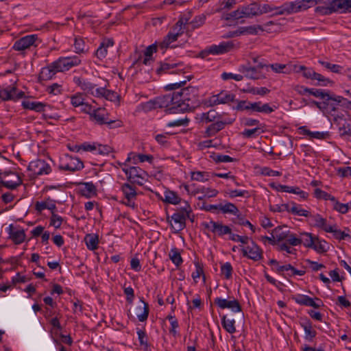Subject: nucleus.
Segmentation results:
<instances>
[{
    "label": "nucleus",
    "mask_w": 351,
    "mask_h": 351,
    "mask_svg": "<svg viewBox=\"0 0 351 351\" xmlns=\"http://www.w3.org/2000/svg\"><path fill=\"white\" fill-rule=\"evenodd\" d=\"M315 237L311 233L302 232L300 233V237H299L300 245L303 243L305 247H311V245H313Z\"/></svg>",
    "instance_id": "obj_51"
},
{
    "label": "nucleus",
    "mask_w": 351,
    "mask_h": 351,
    "mask_svg": "<svg viewBox=\"0 0 351 351\" xmlns=\"http://www.w3.org/2000/svg\"><path fill=\"white\" fill-rule=\"evenodd\" d=\"M191 212L190 206L186 203V206L182 208V213H176L171 216V219L175 223L178 224L177 230H182L185 228V221L186 217H189Z\"/></svg>",
    "instance_id": "obj_23"
},
{
    "label": "nucleus",
    "mask_w": 351,
    "mask_h": 351,
    "mask_svg": "<svg viewBox=\"0 0 351 351\" xmlns=\"http://www.w3.org/2000/svg\"><path fill=\"white\" fill-rule=\"evenodd\" d=\"M167 96L171 106L169 113L191 111L199 104V89L196 86H188Z\"/></svg>",
    "instance_id": "obj_1"
},
{
    "label": "nucleus",
    "mask_w": 351,
    "mask_h": 351,
    "mask_svg": "<svg viewBox=\"0 0 351 351\" xmlns=\"http://www.w3.org/2000/svg\"><path fill=\"white\" fill-rule=\"evenodd\" d=\"M291 202L287 203V204H275L270 206V210L272 212H278L282 213L287 211L288 213H290L291 210Z\"/></svg>",
    "instance_id": "obj_58"
},
{
    "label": "nucleus",
    "mask_w": 351,
    "mask_h": 351,
    "mask_svg": "<svg viewBox=\"0 0 351 351\" xmlns=\"http://www.w3.org/2000/svg\"><path fill=\"white\" fill-rule=\"evenodd\" d=\"M263 131L258 127L252 129H245L242 132V136L245 138H252L260 135Z\"/></svg>",
    "instance_id": "obj_57"
},
{
    "label": "nucleus",
    "mask_w": 351,
    "mask_h": 351,
    "mask_svg": "<svg viewBox=\"0 0 351 351\" xmlns=\"http://www.w3.org/2000/svg\"><path fill=\"white\" fill-rule=\"evenodd\" d=\"M140 302H142L143 305L136 306V315L139 322H143L147 319L149 315V305L145 302L143 298H140Z\"/></svg>",
    "instance_id": "obj_34"
},
{
    "label": "nucleus",
    "mask_w": 351,
    "mask_h": 351,
    "mask_svg": "<svg viewBox=\"0 0 351 351\" xmlns=\"http://www.w3.org/2000/svg\"><path fill=\"white\" fill-rule=\"evenodd\" d=\"M140 346L144 351H151L150 345L148 343V337L144 330L137 328L136 331Z\"/></svg>",
    "instance_id": "obj_42"
},
{
    "label": "nucleus",
    "mask_w": 351,
    "mask_h": 351,
    "mask_svg": "<svg viewBox=\"0 0 351 351\" xmlns=\"http://www.w3.org/2000/svg\"><path fill=\"white\" fill-rule=\"evenodd\" d=\"M82 63L80 55L61 56L53 61V66L59 72H66Z\"/></svg>",
    "instance_id": "obj_7"
},
{
    "label": "nucleus",
    "mask_w": 351,
    "mask_h": 351,
    "mask_svg": "<svg viewBox=\"0 0 351 351\" xmlns=\"http://www.w3.org/2000/svg\"><path fill=\"white\" fill-rule=\"evenodd\" d=\"M314 3L313 0H298L286 2L287 14L298 12L311 8Z\"/></svg>",
    "instance_id": "obj_20"
},
{
    "label": "nucleus",
    "mask_w": 351,
    "mask_h": 351,
    "mask_svg": "<svg viewBox=\"0 0 351 351\" xmlns=\"http://www.w3.org/2000/svg\"><path fill=\"white\" fill-rule=\"evenodd\" d=\"M235 109L238 111H247L250 113L270 114L274 111V108L268 104H263L261 101L250 102L247 100L238 101Z\"/></svg>",
    "instance_id": "obj_3"
},
{
    "label": "nucleus",
    "mask_w": 351,
    "mask_h": 351,
    "mask_svg": "<svg viewBox=\"0 0 351 351\" xmlns=\"http://www.w3.org/2000/svg\"><path fill=\"white\" fill-rule=\"evenodd\" d=\"M75 51L78 53H83L87 51L86 45L81 38H75L74 42Z\"/></svg>",
    "instance_id": "obj_56"
},
{
    "label": "nucleus",
    "mask_w": 351,
    "mask_h": 351,
    "mask_svg": "<svg viewBox=\"0 0 351 351\" xmlns=\"http://www.w3.org/2000/svg\"><path fill=\"white\" fill-rule=\"evenodd\" d=\"M84 241L88 250H95L97 249L99 244V238L97 235L94 234H86L84 237Z\"/></svg>",
    "instance_id": "obj_44"
},
{
    "label": "nucleus",
    "mask_w": 351,
    "mask_h": 351,
    "mask_svg": "<svg viewBox=\"0 0 351 351\" xmlns=\"http://www.w3.org/2000/svg\"><path fill=\"white\" fill-rule=\"evenodd\" d=\"M1 184L8 189H15L22 184V180L19 174L14 172H3Z\"/></svg>",
    "instance_id": "obj_16"
},
{
    "label": "nucleus",
    "mask_w": 351,
    "mask_h": 351,
    "mask_svg": "<svg viewBox=\"0 0 351 351\" xmlns=\"http://www.w3.org/2000/svg\"><path fill=\"white\" fill-rule=\"evenodd\" d=\"M234 47L232 41L221 42L219 45H213L208 49V52L213 55H219L230 51Z\"/></svg>",
    "instance_id": "obj_26"
},
{
    "label": "nucleus",
    "mask_w": 351,
    "mask_h": 351,
    "mask_svg": "<svg viewBox=\"0 0 351 351\" xmlns=\"http://www.w3.org/2000/svg\"><path fill=\"white\" fill-rule=\"evenodd\" d=\"M169 98L167 94L163 96L158 97L153 100H149L145 103L141 104L142 109L144 111L148 112L156 108H166V110L169 112L171 107L169 104Z\"/></svg>",
    "instance_id": "obj_12"
},
{
    "label": "nucleus",
    "mask_w": 351,
    "mask_h": 351,
    "mask_svg": "<svg viewBox=\"0 0 351 351\" xmlns=\"http://www.w3.org/2000/svg\"><path fill=\"white\" fill-rule=\"evenodd\" d=\"M188 23V19L181 18L176 23L173 32H170L165 36L163 41L160 43V47L162 49L167 48L169 45L178 39V37L183 33V29Z\"/></svg>",
    "instance_id": "obj_8"
},
{
    "label": "nucleus",
    "mask_w": 351,
    "mask_h": 351,
    "mask_svg": "<svg viewBox=\"0 0 351 351\" xmlns=\"http://www.w3.org/2000/svg\"><path fill=\"white\" fill-rule=\"evenodd\" d=\"M300 326L304 331V339L311 342L317 335L316 330L313 328L312 322L307 318L300 322Z\"/></svg>",
    "instance_id": "obj_30"
},
{
    "label": "nucleus",
    "mask_w": 351,
    "mask_h": 351,
    "mask_svg": "<svg viewBox=\"0 0 351 351\" xmlns=\"http://www.w3.org/2000/svg\"><path fill=\"white\" fill-rule=\"evenodd\" d=\"M329 90H326L324 89L310 88L308 94L317 98H319L322 100V101H324L326 99L328 95L329 94Z\"/></svg>",
    "instance_id": "obj_54"
},
{
    "label": "nucleus",
    "mask_w": 351,
    "mask_h": 351,
    "mask_svg": "<svg viewBox=\"0 0 351 351\" xmlns=\"http://www.w3.org/2000/svg\"><path fill=\"white\" fill-rule=\"evenodd\" d=\"M274 237L278 241H285L290 230L287 227L278 226L273 230Z\"/></svg>",
    "instance_id": "obj_50"
},
{
    "label": "nucleus",
    "mask_w": 351,
    "mask_h": 351,
    "mask_svg": "<svg viewBox=\"0 0 351 351\" xmlns=\"http://www.w3.org/2000/svg\"><path fill=\"white\" fill-rule=\"evenodd\" d=\"M121 191L124 197L122 203L134 210L136 209L137 204L135 201L137 197V193L136 188L129 183H123L121 185Z\"/></svg>",
    "instance_id": "obj_10"
},
{
    "label": "nucleus",
    "mask_w": 351,
    "mask_h": 351,
    "mask_svg": "<svg viewBox=\"0 0 351 351\" xmlns=\"http://www.w3.org/2000/svg\"><path fill=\"white\" fill-rule=\"evenodd\" d=\"M343 99L342 96L330 92L324 101H314V104L324 112H327L335 118L337 115L335 112Z\"/></svg>",
    "instance_id": "obj_4"
},
{
    "label": "nucleus",
    "mask_w": 351,
    "mask_h": 351,
    "mask_svg": "<svg viewBox=\"0 0 351 351\" xmlns=\"http://www.w3.org/2000/svg\"><path fill=\"white\" fill-rule=\"evenodd\" d=\"M82 189L83 195L86 196H91L96 194V187L93 182H85L83 184Z\"/></svg>",
    "instance_id": "obj_59"
},
{
    "label": "nucleus",
    "mask_w": 351,
    "mask_h": 351,
    "mask_svg": "<svg viewBox=\"0 0 351 351\" xmlns=\"http://www.w3.org/2000/svg\"><path fill=\"white\" fill-rule=\"evenodd\" d=\"M221 274L226 279H230L232 277V267L229 262H226L221 266Z\"/></svg>",
    "instance_id": "obj_64"
},
{
    "label": "nucleus",
    "mask_w": 351,
    "mask_h": 351,
    "mask_svg": "<svg viewBox=\"0 0 351 351\" xmlns=\"http://www.w3.org/2000/svg\"><path fill=\"white\" fill-rule=\"evenodd\" d=\"M40 43V40L36 34H29L17 40L12 48L16 51H24L31 47H37Z\"/></svg>",
    "instance_id": "obj_13"
},
{
    "label": "nucleus",
    "mask_w": 351,
    "mask_h": 351,
    "mask_svg": "<svg viewBox=\"0 0 351 351\" xmlns=\"http://www.w3.org/2000/svg\"><path fill=\"white\" fill-rule=\"evenodd\" d=\"M27 169L32 177H38L49 174L52 169L49 163L44 160L36 159L29 162Z\"/></svg>",
    "instance_id": "obj_9"
},
{
    "label": "nucleus",
    "mask_w": 351,
    "mask_h": 351,
    "mask_svg": "<svg viewBox=\"0 0 351 351\" xmlns=\"http://www.w3.org/2000/svg\"><path fill=\"white\" fill-rule=\"evenodd\" d=\"M324 14H330L333 12L350 13L351 12V0H329L327 6L318 7Z\"/></svg>",
    "instance_id": "obj_5"
},
{
    "label": "nucleus",
    "mask_w": 351,
    "mask_h": 351,
    "mask_svg": "<svg viewBox=\"0 0 351 351\" xmlns=\"http://www.w3.org/2000/svg\"><path fill=\"white\" fill-rule=\"evenodd\" d=\"M182 66L181 62H173L165 60L160 63V67L157 69V73L161 74L162 73H176L183 70L178 67Z\"/></svg>",
    "instance_id": "obj_27"
},
{
    "label": "nucleus",
    "mask_w": 351,
    "mask_h": 351,
    "mask_svg": "<svg viewBox=\"0 0 351 351\" xmlns=\"http://www.w3.org/2000/svg\"><path fill=\"white\" fill-rule=\"evenodd\" d=\"M206 19V15L204 14H201L194 17V19L191 21V25L193 29H196L202 26L204 24L205 21Z\"/></svg>",
    "instance_id": "obj_61"
},
{
    "label": "nucleus",
    "mask_w": 351,
    "mask_h": 351,
    "mask_svg": "<svg viewBox=\"0 0 351 351\" xmlns=\"http://www.w3.org/2000/svg\"><path fill=\"white\" fill-rule=\"evenodd\" d=\"M16 77L12 76L10 79L3 75L0 76V82L2 83L0 88V99L3 101H17L25 97V93L18 90L16 87Z\"/></svg>",
    "instance_id": "obj_2"
},
{
    "label": "nucleus",
    "mask_w": 351,
    "mask_h": 351,
    "mask_svg": "<svg viewBox=\"0 0 351 351\" xmlns=\"http://www.w3.org/2000/svg\"><path fill=\"white\" fill-rule=\"evenodd\" d=\"M295 71L299 73L302 71V75L306 79H310L311 80H313L314 75H315L316 73L312 68L306 67L304 65H295L294 66Z\"/></svg>",
    "instance_id": "obj_46"
},
{
    "label": "nucleus",
    "mask_w": 351,
    "mask_h": 351,
    "mask_svg": "<svg viewBox=\"0 0 351 351\" xmlns=\"http://www.w3.org/2000/svg\"><path fill=\"white\" fill-rule=\"evenodd\" d=\"M245 17L241 6L239 7L237 10L232 12L224 13L222 16V19L226 21H237Z\"/></svg>",
    "instance_id": "obj_43"
},
{
    "label": "nucleus",
    "mask_w": 351,
    "mask_h": 351,
    "mask_svg": "<svg viewBox=\"0 0 351 351\" xmlns=\"http://www.w3.org/2000/svg\"><path fill=\"white\" fill-rule=\"evenodd\" d=\"M260 15L263 14L271 13V16H278L287 14V7L286 3L280 6H275L272 4L264 3L259 5Z\"/></svg>",
    "instance_id": "obj_21"
},
{
    "label": "nucleus",
    "mask_w": 351,
    "mask_h": 351,
    "mask_svg": "<svg viewBox=\"0 0 351 351\" xmlns=\"http://www.w3.org/2000/svg\"><path fill=\"white\" fill-rule=\"evenodd\" d=\"M308 223L315 228H321L326 232L333 231V226L327 224L326 219L318 213L311 214L308 217Z\"/></svg>",
    "instance_id": "obj_19"
},
{
    "label": "nucleus",
    "mask_w": 351,
    "mask_h": 351,
    "mask_svg": "<svg viewBox=\"0 0 351 351\" xmlns=\"http://www.w3.org/2000/svg\"><path fill=\"white\" fill-rule=\"evenodd\" d=\"M245 18H250L260 15L259 5L256 3H250L247 5L241 6Z\"/></svg>",
    "instance_id": "obj_38"
},
{
    "label": "nucleus",
    "mask_w": 351,
    "mask_h": 351,
    "mask_svg": "<svg viewBox=\"0 0 351 351\" xmlns=\"http://www.w3.org/2000/svg\"><path fill=\"white\" fill-rule=\"evenodd\" d=\"M265 65L259 64L257 67L251 66L249 64L246 65H241L239 66V71L241 72L247 78L256 80L261 77V73L258 69H262Z\"/></svg>",
    "instance_id": "obj_24"
},
{
    "label": "nucleus",
    "mask_w": 351,
    "mask_h": 351,
    "mask_svg": "<svg viewBox=\"0 0 351 351\" xmlns=\"http://www.w3.org/2000/svg\"><path fill=\"white\" fill-rule=\"evenodd\" d=\"M315 197L317 199L329 200L331 203L335 201V197L320 189H315L314 191Z\"/></svg>",
    "instance_id": "obj_55"
},
{
    "label": "nucleus",
    "mask_w": 351,
    "mask_h": 351,
    "mask_svg": "<svg viewBox=\"0 0 351 351\" xmlns=\"http://www.w3.org/2000/svg\"><path fill=\"white\" fill-rule=\"evenodd\" d=\"M222 119V115L219 114L215 110H210L207 112H202L199 115V119L203 123L215 122Z\"/></svg>",
    "instance_id": "obj_36"
},
{
    "label": "nucleus",
    "mask_w": 351,
    "mask_h": 351,
    "mask_svg": "<svg viewBox=\"0 0 351 351\" xmlns=\"http://www.w3.org/2000/svg\"><path fill=\"white\" fill-rule=\"evenodd\" d=\"M202 226L219 237H223L226 234H228L230 236L232 232L231 228L228 226L223 225L221 222L214 221L213 220L208 222L202 223Z\"/></svg>",
    "instance_id": "obj_14"
},
{
    "label": "nucleus",
    "mask_w": 351,
    "mask_h": 351,
    "mask_svg": "<svg viewBox=\"0 0 351 351\" xmlns=\"http://www.w3.org/2000/svg\"><path fill=\"white\" fill-rule=\"evenodd\" d=\"M235 322L234 319H228L226 315L221 317V325L226 331L230 334L236 332Z\"/></svg>",
    "instance_id": "obj_45"
},
{
    "label": "nucleus",
    "mask_w": 351,
    "mask_h": 351,
    "mask_svg": "<svg viewBox=\"0 0 351 351\" xmlns=\"http://www.w3.org/2000/svg\"><path fill=\"white\" fill-rule=\"evenodd\" d=\"M21 106L24 109L34 110L36 112H42L45 110L47 104L36 101L23 100L21 103Z\"/></svg>",
    "instance_id": "obj_32"
},
{
    "label": "nucleus",
    "mask_w": 351,
    "mask_h": 351,
    "mask_svg": "<svg viewBox=\"0 0 351 351\" xmlns=\"http://www.w3.org/2000/svg\"><path fill=\"white\" fill-rule=\"evenodd\" d=\"M63 219L62 217L52 212L50 217V226H53L56 229L60 228L62 223Z\"/></svg>",
    "instance_id": "obj_63"
},
{
    "label": "nucleus",
    "mask_w": 351,
    "mask_h": 351,
    "mask_svg": "<svg viewBox=\"0 0 351 351\" xmlns=\"http://www.w3.org/2000/svg\"><path fill=\"white\" fill-rule=\"evenodd\" d=\"M318 253L326 252L328 250L327 243L324 241H320L318 237H315L313 241V245L311 246Z\"/></svg>",
    "instance_id": "obj_52"
},
{
    "label": "nucleus",
    "mask_w": 351,
    "mask_h": 351,
    "mask_svg": "<svg viewBox=\"0 0 351 351\" xmlns=\"http://www.w3.org/2000/svg\"><path fill=\"white\" fill-rule=\"evenodd\" d=\"M180 197L176 193L167 190L164 192V201L171 204H178L180 202Z\"/></svg>",
    "instance_id": "obj_48"
},
{
    "label": "nucleus",
    "mask_w": 351,
    "mask_h": 351,
    "mask_svg": "<svg viewBox=\"0 0 351 351\" xmlns=\"http://www.w3.org/2000/svg\"><path fill=\"white\" fill-rule=\"evenodd\" d=\"M104 97L108 101L115 103L117 106L119 105L120 96L114 91L106 89Z\"/></svg>",
    "instance_id": "obj_60"
},
{
    "label": "nucleus",
    "mask_w": 351,
    "mask_h": 351,
    "mask_svg": "<svg viewBox=\"0 0 351 351\" xmlns=\"http://www.w3.org/2000/svg\"><path fill=\"white\" fill-rule=\"evenodd\" d=\"M234 95L228 91H221L217 95H213L209 98L208 102L210 106H216L221 104H227L234 100Z\"/></svg>",
    "instance_id": "obj_25"
},
{
    "label": "nucleus",
    "mask_w": 351,
    "mask_h": 351,
    "mask_svg": "<svg viewBox=\"0 0 351 351\" xmlns=\"http://www.w3.org/2000/svg\"><path fill=\"white\" fill-rule=\"evenodd\" d=\"M219 210L223 214H231L239 217V210L238 208L231 202H226L225 204H219Z\"/></svg>",
    "instance_id": "obj_39"
},
{
    "label": "nucleus",
    "mask_w": 351,
    "mask_h": 351,
    "mask_svg": "<svg viewBox=\"0 0 351 351\" xmlns=\"http://www.w3.org/2000/svg\"><path fill=\"white\" fill-rule=\"evenodd\" d=\"M331 206L335 210L341 214H346L351 207V202L347 204H343L340 203L336 198H335V201L331 203Z\"/></svg>",
    "instance_id": "obj_49"
},
{
    "label": "nucleus",
    "mask_w": 351,
    "mask_h": 351,
    "mask_svg": "<svg viewBox=\"0 0 351 351\" xmlns=\"http://www.w3.org/2000/svg\"><path fill=\"white\" fill-rule=\"evenodd\" d=\"M169 257L177 267H179L183 262V259L181 256L180 250L176 247H173L171 249L169 253Z\"/></svg>",
    "instance_id": "obj_47"
},
{
    "label": "nucleus",
    "mask_w": 351,
    "mask_h": 351,
    "mask_svg": "<svg viewBox=\"0 0 351 351\" xmlns=\"http://www.w3.org/2000/svg\"><path fill=\"white\" fill-rule=\"evenodd\" d=\"M146 176V173L142 169L138 167H131V169L129 171V176L128 177V180L132 183H137L138 184L141 185L142 182L145 180Z\"/></svg>",
    "instance_id": "obj_28"
},
{
    "label": "nucleus",
    "mask_w": 351,
    "mask_h": 351,
    "mask_svg": "<svg viewBox=\"0 0 351 351\" xmlns=\"http://www.w3.org/2000/svg\"><path fill=\"white\" fill-rule=\"evenodd\" d=\"M233 122V119L227 118V119H221L213 122L206 129L204 132V137H212L215 136L217 132L222 130L226 125L232 124Z\"/></svg>",
    "instance_id": "obj_17"
},
{
    "label": "nucleus",
    "mask_w": 351,
    "mask_h": 351,
    "mask_svg": "<svg viewBox=\"0 0 351 351\" xmlns=\"http://www.w3.org/2000/svg\"><path fill=\"white\" fill-rule=\"evenodd\" d=\"M291 299L298 304L305 306H311L315 308H319L322 306H323L322 301L318 298H312L308 295L304 294H296L291 297Z\"/></svg>",
    "instance_id": "obj_15"
},
{
    "label": "nucleus",
    "mask_w": 351,
    "mask_h": 351,
    "mask_svg": "<svg viewBox=\"0 0 351 351\" xmlns=\"http://www.w3.org/2000/svg\"><path fill=\"white\" fill-rule=\"evenodd\" d=\"M59 168L61 170L75 172L82 169L84 164L79 158L66 154L61 158Z\"/></svg>",
    "instance_id": "obj_11"
},
{
    "label": "nucleus",
    "mask_w": 351,
    "mask_h": 351,
    "mask_svg": "<svg viewBox=\"0 0 351 351\" xmlns=\"http://www.w3.org/2000/svg\"><path fill=\"white\" fill-rule=\"evenodd\" d=\"M310 211L302 207V205L298 204L294 202H291L290 213L293 215L308 217L310 216Z\"/></svg>",
    "instance_id": "obj_41"
},
{
    "label": "nucleus",
    "mask_w": 351,
    "mask_h": 351,
    "mask_svg": "<svg viewBox=\"0 0 351 351\" xmlns=\"http://www.w3.org/2000/svg\"><path fill=\"white\" fill-rule=\"evenodd\" d=\"M241 251L243 256L254 261H258L263 258L262 250L253 241H251V245L242 246Z\"/></svg>",
    "instance_id": "obj_18"
},
{
    "label": "nucleus",
    "mask_w": 351,
    "mask_h": 351,
    "mask_svg": "<svg viewBox=\"0 0 351 351\" xmlns=\"http://www.w3.org/2000/svg\"><path fill=\"white\" fill-rule=\"evenodd\" d=\"M73 82L80 86L82 90L90 95L93 93L94 88L96 87V84L79 77H74Z\"/></svg>",
    "instance_id": "obj_33"
},
{
    "label": "nucleus",
    "mask_w": 351,
    "mask_h": 351,
    "mask_svg": "<svg viewBox=\"0 0 351 351\" xmlns=\"http://www.w3.org/2000/svg\"><path fill=\"white\" fill-rule=\"evenodd\" d=\"M334 123L339 127V130L341 136L351 134L350 125L343 118V114L335 117Z\"/></svg>",
    "instance_id": "obj_31"
},
{
    "label": "nucleus",
    "mask_w": 351,
    "mask_h": 351,
    "mask_svg": "<svg viewBox=\"0 0 351 351\" xmlns=\"http://www.w3.org/2000/svg\"><path fill=\"white\" fill-rule=\"evenodd\" d=\"M35 209L39 213H41L45 209H48L52 213L56 210V206L53 200L48 198L46 202H36Z\"/></svg>",
    "instance_id": "obj_40"
},
{
    "label": "nucleus",
    "mask_w": 351,
    "mask_h": 351,
    "mask_svg": "<svg viewBox=\"0 0 351 351\" xmlns=\"http://www.w3.org/2000/svg\"><path fill=\"white\" fill-rule=\"evenodd\" d=\"M8 232L10 239H11L15 244L18 245L22 243L25 239L24 230L22 228H15L12 224H10L8 228Z\"/></svg>",
    "instance_id": "obj_29"
},
{
    "label": "nucleus",
    "mask_w": 351,
    "mask_h": 351,
    "mask_svg": "<svg viewBox=\"0 0 351 351\" xmlns=\"http://www.w3.org/2000/svg\"><path fill=\"white\" fill-rule=\"evenodd\" d=\"M191 180L204 182L209 180V173L206 171H193L191 173Z\"/></svg>",
    "instance_id": "obj_53"
},
{
    "label": "nucleus",
    "mask_w": 351,
    "mask_h": 351,
    "mask_svg": "<svg viewBox=\"0 0 351 351\" xmlns=\"http://www.w3.org/2000/svg\"><path fill=\"white\" fill-rule=\"evenodd\" d=\"M108 113L104 108H95L90 117V120L95 121L99 125H107L109 128H117L121 126L119 121L109 120Z\"/></svg>",
    "instance_id": "obj_6"
},
{
    "label": "nucleus",
    "mask_w": 351,
    "mask_h": 351,
    "mask_svg": "<svg viewBox=\"0 0 351 351\" xmlns=\"http://www.w3.org/2000/svg\"><path fill=\"white\" fill-rule=\"evenodd\" d=\"M214 302L221 309L229 308L234 313L241 311V306L236 299L228 300L221 298H216Z\"/></svg>",
    "instance_id": "obj_22"
},
{
    "label": "nucleus",
    "mask_w": 351,
    "mask_h": 351,
    "mask_svg": "<svg viewBox=\"0 0 351 351\" xmlns=\"http://www.w3.org/2000/svg\"><path fill=\"white\" fill-rule=\"evenodd\" d=\"M274 24V22L270 21L263 25H254L247 26V35H258L261 32L269 31L268 27Z\"/></svg>",
    "instance_id": "obj_37"
},
{
    "label": "nucleus",
    "mask_w": 351,
    "mask_h": 351,
    "mask_svg": "<svg viewBox=\"0 0 351 351\" xmlns=\"http://www.w3.org/2000/svg\"><path fill=\"white\" fill-rule=\"evenodd\" d=\"M71 104L74 107H80L84 102L82 93H75L70 97Z\"/></svg>",
    "instance_id": "obj_62"
},
{
    "label": "nucleus",
    "mask_w": 351,
    "mask_h": 351,
    "mask_svg": "<svg viewBox=\"0 0 351 351\" xmlns=\"http://www.w3.org/2000/svg\"><path fill=\"white\" fill-rule=\"evenodd\" d=\"M59 71L53 66V62L49 64L47 66L43 67L39 75L40 80H49L53 78L56 73Z\"/></svg>",
    "instance_id": "obj_35"
}]
</instances>
